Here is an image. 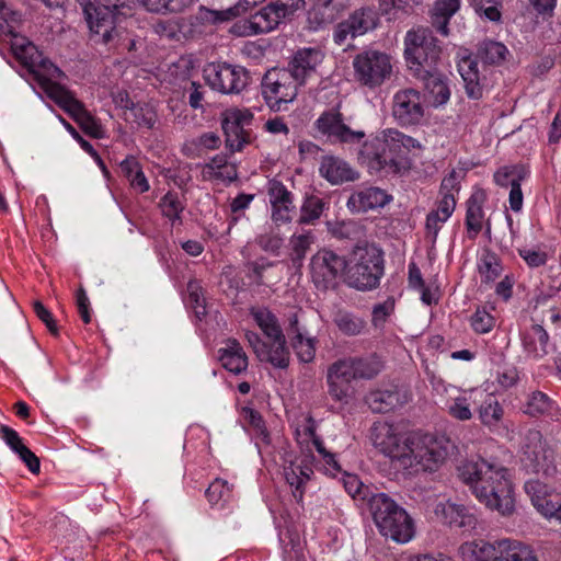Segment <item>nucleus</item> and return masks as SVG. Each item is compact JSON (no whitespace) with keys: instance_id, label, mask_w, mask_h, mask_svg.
<instances>
[{"instance_id":"obj_1","label":"nucleus","mask_w":561,"mask_h":561,"mask_svg":"<svg viewBox=\"0 0 561 561\" xmlns=\"http://www.w3.org/2000/svg\"><path fill=\"white\" fill-rule=\"evenodd\" d=\"M442 48L430 28L409 31L405 37V60L412 75L423 83L433 105L448 102L450 90L444 73L438 70Z\"/></svg>"},{"instance_id":"obj_2","label":"nucleus","mask_w":561,"mask_h":561,"mask_svg":"<svg viewBox=\"0 0 561 561\" xmlns=\"http://www.w3.org/2000/svg\"><path fill=\"white\" fill-rule=\"evenodd\" d=\"M459 478L470 486L476 497L488 508L507 516L514 512L515 499L506 469L484 459L468 461L458 468Z\"/></svg>"},{"instance_id":"obj_3","label":"nucleus","mask_w":561,"mask_h":561,"mask_svg":"<svg viewBox=\"0 0 561 561\" xmlns=\"http://www.w3.org/2000/svg\"><path fill=\"white\" fill-rule=\"evenodd\" d=\"M367 511L379 533L396 542H408L414 535L412 518L386 493L366 496Z\"/></svg>"},{"instance_id":"obj_4","label":"nucleus","mask_w":561,"mask_h":561,"mask_svg":"<svg viewBox=\"0 0 561 561\" xmlns=\"http://www.w3.org/2000/svg\"><path fill=\"white\" fill-rule=\"evenodd\" d=\"M409 447L402 457V469L414 471H436L446 460L451 443L444 436L432 434L410 433Z\"/></svg>"},{"instance_id":"obj_5","label":"nucleus","mask_w":561,"mask_h":561,"mask_svg":"<svg viewBox=\"0 0 561 561\" xmlns=\"http://www.w3.org/2000/svg\"><path fill=\"white\" fill-rule=\"evenodd\" d=\"M354 264L347 271L348 284L359 290H369L379 285L383 275L382 252L375 245H356Z\"/></svg>"},{"instance_id":"obj_6","label":"nucleus","mask_w":561,"mask_h":561,"mask_svg":"<svg viewBox=\"0 0 561 561\" xmlns=\"http://www.w3.org/2000/svg\"><path fill=\"white\" fill-rule=\"evenodd\" d=\"M522 461L534 473L552 477L557 472L554 450L539 431L530 430L525 436Z\"/></svg>"},{"instance_id":"obj_7","label":"nucleus","mask_w":561,"mask_h":561,"mask_svg":"<svg viewBox=\"0 0 561 561\" xmlns=\"http://www.w3.org/2000/svg\"><path fill=\"white\" fill-rule=\"evenodd\" d=\"M300 85L285 68H273L263 77L262 93L268 106L278 112L296 99Z\"/></svg>"},{"instance_id":"obj_8","label":"nucleus","mask_w":561,"mask_h":561,"mask_svg":"<svg viewBox=\"0 0 561 561\" xmlns=\"http://www.w3.org/2000/svg\"><path fill=\"white\" fill-rule=\"evenodd\" d=\"M341 104L327 110L316 119L314 129L332 144L357 145L366 137L364 130L352 129L340 111Z\"/></svg>"},{"instance_id":"obj_9","label":"nucleus","mask_w":561,"mask_h":561,"mask_svg":"<svg viewBox=\"0 0 561 561\" xmlns=\"http://www.w3.org/2000/svg\"><path fill=\"white\" fill-rule=\"evenodd\" d=\"M346 267L347 262L344 256L331 250L321 249L311 257L310 270L312 282L319 290L327 291L334 289Z\"/></svg>"},{"instance_id":"obj_10","label":"nucleus","mask_w":561,"mask_h":561,"mask_svg":"<svg viewBox=\"0 0 561 561\" xmlns=\"http://www.w3.org/2000/svg\"><path fill=\"white\" fill-rule=\"evenodd\" d=\"M356 80L369 88L380 85L391 73L390 57L379 50H365L353 60Z\"/></svg>"},{"instance_id":"obj_11","label":"nucleus","mask_w":561,"mask_h":561,"mask_svg":"<svg viewBox=\"0 0 561 561\" xmlns=\"http://www.w3.org/2000/svg\"><path fill=\"white\" fill-rule=\"evenodd\" d=\"M83 10L91 31L101 34L103 42L113 37L115 12L124 5V0H77Z\"/></svg>"},{"instance_id":"obj_12","label":"nucleus","mask_w":561,"mask_h":561,"mask_svg":"<svg viewBox=\"0 0 561 561\" xmlns=\"http://www.w3.org/2000/svg\"><path fill=\"white\" fill-rule=\"evenodd\" d=\"M382 145L387 175L401 174L410 169L409 152L419 147L415 139L397 129H387L382 133Z\"/></svg>"},{"instance_id":"obj_13","label":"nucleus","mask_w":561,"mask_h":561,"mask_svg":"<svg viewBox=\"0 0 561 561\" xmlns=\"http://www.w3.org/2000/svg\"><path fill=\"white\" fill-rule=\"evenodd\" d=\"M369 438L380 453L402 468V457L409 447L408 435L403 437L393 424L378 421L371 425Z\"/></svg>"},{"instance_id":"obj_14","label":"nucleus","mask_w":561,"mask_h":561,"mask_svg":"<svg viewBox=\"0 0 561 561\" xmlns=\"http://www.w3.org/2000/svg\"><path fill=\"white\" fill-rule=\"evenodd\" d=\"M205 73L209 87L225 94L240 93L250 79L243 67L228 64L211 65Z\"/></svg>"},{"instance_id":"obj_15","label":"nucleus","mask_w":561,"mask_h":561,"mask_svg":"<svg viewBox=\"0 0 561 561\" xmlns=\"http://www.w3.org/2000/svg\"><path fill=\"white\" fill-rule=\"evenodd\" d=\"M253 114L249 111H228L222 119V130L226 136V147L231 151L242 150L245 144L250 142V126Z\"/></svg>"},{"instance_id":"obj_16","label":"nucleus","mask_w":561,"mask_h":561,"mask_svg":"<svg viewBox=\"0 0 561 561\" xmlns=\"http://www.w3.org/2000/svg\"><path fill=\"white\" fill-rule=\"evenodd\" d=\"M421 93L412 88L398 91L393 96L392 115L402 126L417 125L424 117Z\"/></svg>"},{"instance_id":"obj_17","label":"nucleus","mask_w":561,"mask_h":561,"mask_svg":"<svg viewBox=\"0 0 561 561\" xmlns=\"http://www.w3.org/2000/svg\"><path fill=\"white\" fill-rule=\"evenodd\" d=\"M267 193L272 205V219L275 222H290L296 207L290 191L278 180L268 182Z\"/></svg>"},{"instance_id":"obj_18","label":"nucleus","mask_w":561,"mask_h":561,"mask_svg":"<svg viewBox=\"0 0 561 561\" xmlns=\"http://www.w3.org/2000/svg\"><path fill=\"white\" fill-rule=\"evenodd\" d=\"M322 58V53L319 49L302 48L295 53L288 68L285 69L294 77V81L304 85L316 73Z\"/></svg>"},{"instance_id":"obj_19","label":"nucleus","mask_w":561,"mask_h":561,"mask_svg":"<svg viewBox=\"0 0 561 561\" xmlns=\"http://www.w3.org/2000/svg\"><path fill=\"white\" fill-rule=\"evenodd\" d=\"M434 514L442 523L466 531L473 529L477 525L476 516L466 506L449 501L439 502L435 506Z\"/></svg>"},{"instance_id":"obj_20","label":"nucleus","mask_w":561,"mask_h":561,"mask_svg":"<svg viewBox=\"0 0 561 561\" xmlns=\"http://www.w3.org/2000/svg\"><path fill=\"white\" fill-rule=\"evenodd\" d=\"M339 360L354 380L373 379L383 369V362L376 353L365 356H348Z\"/></svg>"},{"instance_id":"obj_21","label":"nucleus","mask_w":561,"mask_h":561,"mask_svg":"<svg viewBox=\"0 0 561 561\" xmlns=\"http://www.w3.org/2000/svg\"><path fill=\"white\" fill-rule=\"evenodd\" d=\"M353 380L340 360L332 363L327 373L329 396L336 402L347 403L351 397V382Z\"/></svg>"},{"instance_id":"obj_22","label":"nucleus","mask_w":561,"mask_h":561,"mask_svg":"<svg viewBox=\"0 0 561 561\" xmlns=\"http://www.w3.org/2000/svg\"><path fill=\"white\" fill-rule=\"evenodd\" d=\"M408 397L397 387L377 389L366 396V403L374 413H388L407 403Z\"/></svg>"},{"instance_id":"obj_23","label":"nucleus","mask_w":561,"mask_h":561,"mask_svg":"<svg viewBox=\"0 0 561 561\" xmlns=\"http://www.w3.org/2000/svg\"><path fill=\"white\" fill-rule=\"evenodd\" d=\"M360 144L362 147L357 151V161L367 167L370 172H382L387 175L382 138L376 137L370 140H363Z\"/></svg>"},{"instance_id":"obj_24","label":"nucleus","mask_w":561,"mask_h":561,"mask_svg":"<svg viewBox=\"0 0 561 561\" xmlns=\"http://www.w3.org/2000/svg\"><path fill=\"white\" fill-rule=\"evenodd\" d=\"M319 170L331 184H342L358 179V173L346 161L334 156L323 157Z\"/></svg>"},{"instance_id":"obj_25","label":"nucleus","mask_w":561,"mask_h":561,"mask_svg":"<svg viewBox=\"0 0 561 561\" xmlns=\"http://www.w3.org/2000/svg\"><path fill=\"white\" fill-rule=\"evenodd\" d=\"M389 195L378 187H368L353 193L347 201V207L353 213H366L377 207H383L389 202Z\"/></svg>"},{"instance_id":"obj_26","label":"nucleus","mask_w":561,"mask_h":561,"mask_svg":"<svg viewBox=\"0 0 561 561\" xmlns=\"http://www.w3.org/2000/svg\"><path fill=\"white\" fill-rule=\"evenodd\" d=\"M459 72L465 82V89L468 98L479 100L483 95L485 77H481L478 62L470 57L463 58L459 64Z\"/></svg>"},{"instance_id":"obj_27","label":"nucleus","mask_w":561,"mask_h":561,"mask_svg":"<svg viewBox=\"0 0 561 561\" xmlns=\"http://www.w3.org/2000/svg\"><path fill=\"white\" fill-rule=\"evenodd\" d=\"M460 8V0H435L430 10L431 25L440 35L448 36V24Z\"/></svg>"},{"instance_id":"obj_28","label":"nucleus","mask_w":561,"mask_h":561,"mask_svg":"<svg viewBox=\"0 0 561 561\" xmlns=\"http://www.w3.org/2000/svg\"><path fill=\"white\" fill-rule=\"evenodd\" d=\"M499 540L493 542L485 540L467 541L459 547V553L465 561H496Z\"/></svg>"},{"instance_id":"obj_29","label":"nucleus","mask_w":561,"mask_h":561,"mask_svg":"<svg viewBox=\"0 0 561 561\" xmlns=\"http://www.w3.org/2000/svg\"><path fill=\"white\" fill-rule=\"evenodd\" d=\"M345 0H316L309 12V21L318 26L333 23L345 10Z\"/></svg>"},{"instance_id":"obj_30","label":"nucleus","mask_w":561,"mask_h":561,"mask_svg":"<svg viewBox=\"0 0 561 561\" xmlns=\"http://www.w3.org/2000/svg\"><path fill=\"white\" fill-rule=\"evenodd\" d=\"M496 561H538L530 546L513 539L499 540Z\"/></svg>"},{"instance_id":"obj_31","label":"nucleus","mask_w":561,"mask_h":561,"mask_svg":"<svg viewBox=\"0 0 561 561\" xmlns=\"http://www.w3.org/2000/svg\"><path fill=\"white\" fill-rule=\"evenodd\" d=\"M220 352L219 359L227 370L239 375L247 369L248 356L237 340H228L226 347Z\"/></svg>"},{"instance_id":"obj_32","label":"nucleus","mask_w":561,"mask_h":561,"mask_svg":"<svg viewBox=\"0 0 561 561\" xmlns=\"http://www.w3.org/2000/svg\"><path fill=\"white\" fill-rule=\"evenodd\" d=\"M41 84L43 85L48 98H50L57 105H59L68 114L79 107L80 101L61 84L50 81L49 79H41V73L36 75Z\"/></svg>"},{"instance_id":"obj_33","label":"nucleus","mask_w":561,"mask_h":561,"mask_svg":"<svg viewBox=\"0 0 561 561\" xmlns=\"http://www.w3.org/2000/svg\"><path fill=\"white\" fill-rule=\"evenodd\" d=\"M549 335L539 324H534L523 335L524 350L534 357L541 358L548 354Z\"/></svg>"},{"instance_id":"obj_34","label":"nucleus","mask_w":561,"mask_h":561,"mask_svg":"<svg viewBox=\"0 0 561 561\" xmlns=\"http://www.w3.org/2000/svg\"><path fill=\"white\" fill-rule=\"evenodd\" d=\"M257 359L260 362L268 363L275 368H287L289 365L290 352L286 345V339H283V341H268Z\"/></svg>"},{"instance_id":"obj_35","label":"nucleus","mask_w":561,"mask_h":561,"mask_svg":"<svg viewBox=\"0 0 561 561\" xmlns=\"http://www.w3.org/2000/svg\"><path fill=\"white\" fill-rule=\"evenodd\" d=\"M483 199V193H474L467 202L466 227L470 239H474L482 230Z\"/></svg>"},{"instance_id":"obj_36","label":"nucleus","mask_w":561,"mask_h":561,"mask_svg":"<svg viewBox=\"0 0 561 561\" xmlns=\"http://www.w3.org/2000/svg\"><path fill=\"white\" fill-rule=\"evenodd\" d=\"M251 314L268 341H283L285 339L277 318L270 310L265 308L253 309Z\"/></svg>"},{"instance_id":"obj_37","label":"nucleus","mask_w":561,"mask_h":561,"mask_svg":"<svg viewBox=\"0 0 561 561\" xmlns=\"http://www.w3.org/2000/svg\"><path fill=\"white\" fill-rule=\"evenodd\" d=\"M146 11L156 14H178L188 8L193 0H136Z\"/></svg>"},{"instance_id":"obj_38","label":"nucleus","mask_w":561,"mask_h":561,"mask_svg":"<svg viewBox=\"0 0 561 561\" xmlns=\"http://www.w3.org/2000/svg\"><path fill=\"white\" fill-rule=\"evenodd\" d=\"M253 16V25L257 33H268L276 28L285 16L280 15V11L276 5L270 2L267 5L259 10Z\"/></svg>"},{"instance_id":"obj_39","label":"nucleus","mask_w":561,"mask_h":561,"mask_svg":"<svg viewBox=\"0 0 561 561\" xmlns=\"http://www.w3.org/2000/svg\"><path fill=\"white\" fill-rule=\"evenodd\" d=\"M333 322L347 336L359 335L366 328V321L363 318L343 309H339L334 313Z\"/></svg>"},{"instance_id":"obj_40","label":"nucleus","mask_w":561,"mask_h":561,"mask_svg":"<svg viewBox=\"0 0 561 561\" xmlns=\"http://www.w3.org/2000/svg\"><path fill=\"white\" fill-rule=\"evenodd\" d=\"M346 21L353 31V37H355L374 30L378 24V16L373 9L365 8L355 11Z\"/></svg>"},{"instance_id":"obj_41","label":"nucleus","mask_w":561,"mask_h":561,"mask_svg":"<svg viewBox=\"0 0 561 561\" xmlns=\"http://www.w3.org/2000/svg\"><path fill=\"white\" fill-rule=\"evenodd\" d=\"M125 100L126 104L123 106L129 111L133 122L138 126H144L148 129L152 128L157 119V114L153 108L145 103H134L129 98Z\"/></svg>"},{"instance_id":"obj_42","label":"nucleus","mask_w":561,"mask_h":561,"mask_svg":"<svg viewBox=\"0 0 561 561\" xmlns=\"http://www.w3.org/2000/svg\"><path fill=\"white\" fill-rule=\"evenodd\" d=\"M507 48L500 42L484 41L477 50L476 58L485 65H499L505 59Z\"/></svg>"},{"instance_id":"obj_43","label":"nucleus","mask_w":561,"mask_h":561,"mask_svg":"<svg viewBox=\"0 0 561 561\" xmlns=\"http://www.w3.org/2000/svg\"><path fill=\"white\" fill-rule=\"evenodd\" d=\"M69 115L87 135L98 139L104 136L100 123L85 110L82 102H80L79 107L71 111Z\"/></svg>"},{"instance_id":"obj_44","label":"nucleus","mask_w":561,"mask_h":561,"mask_svg":"<svg viewBox=\"0 0 561 561\" xmlns=\"http://www.w3.org/2000/svg\"><path fill=\"white\" fill-rule=\"evenodd\" d=\"M325 205L327 203L318 196H307L301 205L298 222L313 225L321 217Z\"/></svg>"},{"instance_id":"obj_45","label":"nucleus","mask_w":561,"mask_h":561,"mask_svg":"<svg viewBox=\"0 0 561 561\" xmlns=\"http://www.w3.org/2000/svg\"><path fill=\"white\" fill-rule=\"evenodd\" d=\"M13 54L20 59L26 67L31 68L35 75H39V70H35L37 59L41 57L36 47L24 38L20 42H14L11 46Z\"/></svg>"},{"instance_id":"obj_46","label":"nucleus","mask_w":561,"mask_h":561,"mask_svg":"<svg viewBox=\"0 0 561 561\" xmlns=\"http://www.w3.org/2000/svg\"><path fill=\"white\" fill-rule=\"evenodd\" d=\"M552 408L553 402L547 394L540 391H534L529 394L523 411L530 416H539L549 414Z\"/></svg>"},{"instance_id":"obj_47","label":"nucleus","mask_w":561,"mask_h":561,"mask_svg":"<svg viewBox=\"0 0 561 561\" xmlns=\"http://www.w3.org/2000/svg\"><path fill=\"white\" fill-rule=\"evenodd\" d=\"M313 242V236L308 232L299 236H293L289 240L290 245V260L295 266H301L307 251Z\"/></svg>"},{"instance_id":"obj_48","label":"nucleus","mask_w":561,"mask_h":561,"mask_svg":"<svg viewBox=\"0 0 561 561\" xmlns=\"http://www.w3.org/2000/svg\"><path fill=\"white\" fill-rule=\"evenodd\" d=\"M242 414L245 422L252 427L256 436L266 445L271 443L270 432L265 426V422L261 413L252 408L244 407Z\"/></svg>"},{"instance_id":"obj_49","label":"nucleus","mask_w":561,"mask_h":561,"mask_svg":"<svg viewBox=\"0 0 561 561\" xmlns=\"http://www.w3.org/2000/svg\"><path fill=\"white\" fill-rule=\"evenodd\" d=\"M184 26V19L159 20L154 23L153 30L157 35L170 41L179 39L182 27Z\"/></svg>"},{"instance_id":"obj_50","label":"nucleus","mask_w":561,"mask_h":561,"mask_svg":"<svg viewBox=\"0 0 561 561\" xmlns=\"http://www.w3.org/2000/svg\"><path fill=\"white\" fill-rule=\"evenodd\" d=\"M479 272L483 277L485 283L493 282L496 279L502 272V265L500 260L493 253H485L481 257V263L479 264Z\"/></svg>"},{"instance_id":"obj_51","label":"nucleus","mask_w":561,"mask_h":561,"mask_svg":"<svg viewBox=\"0 0 561 561\" xmlns=\"http://www.w3.org/2000/svg\"><path fill=\"white\" fill-rule=\"evenodd\" d=\"M503 416V409L500 403L490 398L485 401L479 410V417L486 426H495Z\"/></svg>"},{"instance_id":"obj_52","label":"nucleus","mask_w":561,"mask_h":561,"mask_svg":"<svg viewBox=\"0 0 561 561\" xmlns=\"http://www.w3.org/2000/svg\"><path fill=\"white\" fill-rule=\"evenodd\" d=\"M188 301L197 318L206 314V305L203 288L198 280H190L187 284Z\"/></svg>"},{"instance_id":"obj_53","label":"nucleus","mask_w":561,"mask_h":561,"mask_svg":"<svg viewBox=\"0 0 561 561\" xmlns=\"http://www.w3.org/2000/svg\"><path fill=\"white\" fill-rule=\"evenodd\" d=\"M255 242L263 251L278 255L284 240L278 232L271 229L270 231L259 234Z\"/></svg>"},{"instance_id":"obj_54","label":"nucleus","mask_w":561,"mask_h":561,"mask_svg":"<svg viewBox=\"0 0 561 561\" xmlns=\"http://www.w3.org/2000/svg\"><path fill=\"white\" fill-rule=\"evenodd\" d=\"M291 346L301 362L309 363L313 359L316 352L313 341L305 339L302 333L291 337Z\"/></svg>"},{"instance_id":"obj_55","label":"nucleus","mask_w":561,"mask_h":561,"mask_svg":"<svg viewBox=\"0 0 561 561\" xmlns=\"http://www.w3.org/2000/svg\"><path fill=\"white\" fill-rule=\"evenodd\" d=\"M162 214L171 220H180V215L184 205L180 202L175 193H167L160 201Z\"/></svg>"},{"instance_id":"obj_56","label":"nucleus","mask_w":561,"mask_h":561,"mask_svg":"<svg viewBox=\"0 0 561 561\" xmlns=\"http://www.w3.org/2000/svg\"><path fill=\"white\" fill-rule=\"evenodd\" d=\"M284 476L287 483L294 488L293 496L297 503L302 502L304 499V478L298 474L297 467L290 462L289 466L284 468Z\"/></svg>"},{"instance_id":"obj_57","label":"nucleus","mask_w":561,"mask_h":561,"mask_svg":"<svg viewBox=\"0 0 561 561\" xmlns=\"http://www.w3.org/2000/svg\"><path fill=\"white\" fill-rule=\"evenodd\" d=\"M273 266L272 262H268L265 257H261L256 261L248 262L245 268L248 271L247 276L256 286L263 285V273L266 268Z\"/></svg>"},{"instance_id":"obj_58","label":"nucleus","mask_w":561,"mask_h":561,"mask_svg":"<svg viewBox=\"0 0 561 561\" xmlns=\"http://www.w3.org/2000/svg\"><path fill=\"white\" fill-rule=\"evenodd\" d=\"M344 486H345V490L347 491V493L353 497V499H358L360 501H363V504L365 506H367V499L366 496H370V494H374L373 492L369 491V489L367 486H365L356 477L354 476H350L345 481H344Z\"/></svg>"},{"instance_id":"obj_59","label":"nucleus","mask_w":561,"mask_h":561,"mask_svg":"<svg viewBox=\"0 0 561 561\" xmlns=\"http://www.w3.org/2000/svg\"><path fill=\"white\" fill-rule=\"evenodd\" d=\"M205 494L209 503L217 504L219 501H226L229 497L230 489L226 481L216 479L210 483Z\"/></svg>"},{"instance_id":"obj_60","label":"nucleus","mask_w":561,"mask_h":561,"mask_svg":"<svg viewBox=\"0 0 561 561\" xmlns=\"http://www.w3.org/2000/svg\"><path fill=\"white\" fill-rule=\"evenodd\" d=\"M493 325L494 318L485 310L478 309L471 317V327L479 334L490 332Z\"/></svg>"},{"instance_id":"obj_61","label":"nucleus","mask_w":561,"mask_h":561,"mask_svg":"<svg viewBox=\"0 0 561 561\" xmlns=\"http://www.w3.org/2000/svg\"><path fill=\"white\" fill-rule=\"evenodd\" d=\"M34 312L37 316L39 320H42L48 331L57 336L58 335V327L56 324V321L51 314V312L39 301L36 300L33 302Z\"/></svg>"},{"instance_id":"obj_62","label":"nucleus","mask_w":561,"mask_h":561,"mask_svg":"<svg viewBox=\"0 0 561 561\" xmlns=\"http://www.w3.org/2000/svg\"><path fill=\"white\" fill-rule=\"evenodd\" d=\"M525 491L536 506L545 496H548L547 486L539 480H529L525 483Z\"/></svg>"},{"instance_id":"obj_63","label":"nucleus","mask_w":561,"mask_h":561,"mask_svg":"<svg viewBox=\"0 0 561 561\" xmlns=\"http://www.w3.org/2000/svg\"><path fill=\"white\" fill-rule=\"evenodd\" d=\"M518 253L530 267H539L547 263L548 255L543 251L518 249Z\"/></svg>"},{"instance_id":"obj_64","label":"nucleus","mask_w":561,"mask_h":561,"mask_svg":"<svg viewBox=\"0 0 561 561\" xmlns=\"http://www.w3.org/2000/svg\"><path fill=\"white\" fill-rule=\"evenodd\" d=\"M1 437L5 442V444L14 451L19 453L21 451V447H25V445L22 443L21 437L19 436L18 432L13 428L2 425L0 428Z\"/></svg>"}]
</instances>
